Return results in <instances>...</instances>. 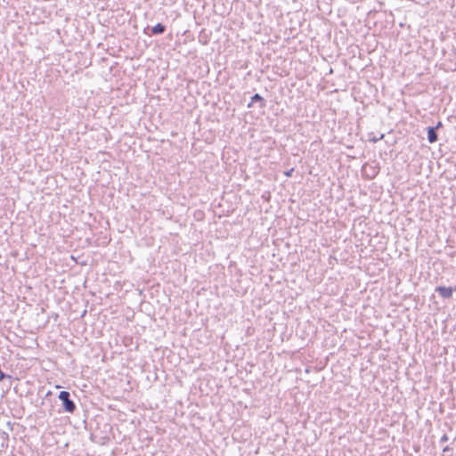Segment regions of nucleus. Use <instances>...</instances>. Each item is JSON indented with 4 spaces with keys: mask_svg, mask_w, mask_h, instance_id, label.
<instances>
[{
    "mask_svg": "<svg viewBox=\"0 0 456 456\" xmlns=\"http://www.w3.org/2000/svg\"><path fill=\"white\" fill-rule=\"evenodd\" d=\"M59 399L63 403V409L67 412H73L76 410V405L73 401L69 399V393L67 391H61L59 394Z\"/></svg>",
    "mask_w": 456,
    "mask_h": 456,
    "instance_id": "f257e3e1",
    "label": "nucleus"
},
{
    "mask_svg": "<svg viewBox=\"0 0 456 456\" xmlns=\"http://www.w3.org/2000/svg\"><path fill=\"white\" fill-rule=\"evenodd\" d=\"M443 298L452 297L454 289L452 287L439 286L436 289Z\"/></svg>",
    "mask_w": 456,
    "mask_h": 456,
    "instance_id": "f03ea898",
    "label": "nucleus"
},
{
    "mask_svg": "<svg viewBox=\"0 0 456 456\" xmlns=\"http://www.w3.org/2000/svg\"><path fill=\"white\" fill-rule=\"evenodd\" d=\"M428 142L433 143L437 141V134L435 127H428Z\"/></svg>",
    "mask_w": 456,
    "mask_h": 456,
    "instance_id": "7ed1b4c3",
    "label": "nucleus"
},
{
    "mask_svg": "<svg viewBox=\"0 0 456 456\" xmlns=\"http://www.w3.org/2000/svg\"><path fill=\"white\" fill-rule=\"evenodd\" d=\"M165 29H166V28L164 25H162L161 23H158L152 27L151 32L154 35L162 34V33H164Z\"/></svg>",
    "mask_w": 456,
    "mask_h": 456,
    "instance_id": "20e7f679",
    "label": "nucleus"
},
{
    "mask_svg": "<svg viewBox=\"0 0 456 456\" xmlns=\"http://www.w3.org/2000/svg\"><path fill=\"white\" fill-rule=\"evenodd\" d=\"M251 102H264V98L260 94H256L251 97Z\"/></svg>",
    "mask_w": 456,
    "mask_h": 456,
    "instance_id": "39448f33",
    "label": "nucleus"
},
{
    "mask_svg": "<svg viewBox=\"0 0 456 456\" xmlns=\"http://www.w3.org/2000/svg\"><path fill=\"white\" fill-rule=\"evenodd\" d=\"M293 171H294V168H290L289 170L285 171V172H284V175H285L287 177H290V176L292 175Z\"/></svg>",
    "mask_w": 456,
    "mask_h": 456,
    "instance_id": "423d86ee",
    "label": "nucleus"
},
{
    "mask_svg": "<svg viewBox=\"0 0 456 456\" xmlns=\"http://www.w3.org/2000/svg\"><path fill=\"white\" fill-rule=\"evenodd\" d=\"M442 440H443V441H446V440H447V436H444L442 437Z\"/></svg>",
    "mask_w": 456,
    "mask_h": 456,
    "instance_id": "0eeeda50",
    "label": "nucleus"
}]
</instances>
